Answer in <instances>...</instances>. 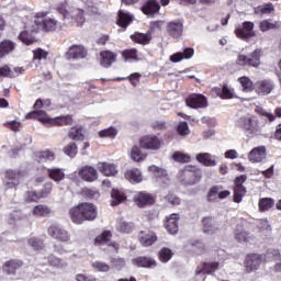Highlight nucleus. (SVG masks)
Returning <instances> with one entry per match:
<instances>
[{
	"label": "nucleus",
	"mask_w": 281,
	"mask_h": 281,
	"mask_svg": "<svg viewBox=\"0 0 281 281\" xmlns=\"http://www.w3.org/2000/svg\"><path fill=\"white\" fill-rule=\"evenodd\" d=\"M247 225H249V222L247 220H241L237 224L234 232L237 243H249L251 235L249 232L245 231V227H247Z\"/></svg>",
	"instance_id": "obj_12"
},
{
	"label": "nucleus",
	"mask_w": 281,
	"mask_h": 281,
	"mask_svg": "<svg viewBox=\"0 0 281 281\" xmlns=\"http://www.w3.org/2000/svg\"><path fill=\"white\" fill-rule=\"evenodd\" d=\"M238 127L245 133L246 137H256L262 132L260 121L254 115L241 116L238 120Z\"/></svg>",
	"instance_id": "obj_4"
},
{
	"label": "nucleus",
	"mask_w": 281,
	"mask_h": 281,
	"mask_svg": "<svg viewBox=\"0 0 281 281\" xmlns=\"http://www.w3.org/2000/svg\"><path fill=\"white\" fill-rule=\"evenodd\" d=\"M46 170L49 179L56 181L57 183H60V181L65 179V171H63L60 168H48Z\"/></svg>",
	"instance_id": "obj_42"
},
{
	"label": "nucleus",
	"mask_w": 281,
	"mask_h": 281,
	"mask_svg": "<svg viewBox=\"0 0 281 281\" xmlns=\"http://www.w3.org/2000/svg\"><path fill=\"white\" fill-rule=\"evenodd\" d=\"M64 154L67 155L68 157H76L78 155V145L76 143H69L64 147Z\"/></svg>",
	"instance_id": "obj_60"
},
{
	"label": "nucleus",
	"mask_w": 281,
	"mask_h": 281,
	"mask_svg": "<svg viewBox=\"0 0 281 281\" xmlns=\"http://www.w3.org/2000/svg\"><path fill=\"white\" fill-rule=\"evenodd\" d=\"M172 256H175V252L168 247H162L158 251V260H160L162 263L170 262V260H172Z\"/></svg>",
	"instance_id": "obj_46"
},
{
	"label": "nucleus",
	"mask_w": 281,
	"mask_h": 281,
	"mask_svg": "<svg viewBox=\"0 0 281 281\" xmlns=\"http://www.w3.org/2000/svg\"><path fill=\"white\" fill-rule=\"evenodd\" d=\"M267 158V147L259 146L255 147L249 154L248 159L251 164H260L263 159Z\"/></svg>",
	"instance_id": "obj_25"
},
{
	"label": "nucleus",
	"mask_w": 281,
	"mask_h": 281,
	"mask_svg": "<svg viewBox=\"0 0 281 281\" xmlns=\"http://www.w3.org/2000/svg\"><path fill=\"white\" fill-rule=\"evenodd\" d=\"M124 177L130 183H142V181H144V176L142 175V170H139V168L127 169Z\"/></svg>",
	"instance_id": "obj_31"
},
{
	"label": "nucleus",
	"mask_w": 281,
	"mask_h": 281,
	"mask_svg": "<svg viewBox=\"0 0 281 281\" xmlns=\"http://www.w3.org/2000/svg\"><path fill=\"white\" fill-rule=\"evenodd\" d=\"M263 55L265 50H262V48H256L249 55L239 54L236 64L239 65V67H254L255 69H258V67L262 65L260 58H262Z\"/></svg>",
	"instance_id": "obj_5"
},
{
	"label": "nucleus",
	"mask_w": 281,
	"mask_h": 281,
	"mask_svg": "<svg viewBox=\"0 0 281 281\" xmlns=\"http://www.w3.org/2000/svg\"><path fill=\"white\" fill-rule=\"evenodd\" d=\"M23 260L21 259H10L5 261L2 266V271L7 273V276H16V271L23 269Z\"/></svg>",
	"instance_id": "obj_16"
},
{
	"label": "nucleus",
	"mask_w": 281,
	"mask_h": 281,
	"mask_svg": "<svg viewBox=\"0 0 281 281\" xmlns=\"http://www.w3.org/2000/svg\"><path fill=\"white\" fill-rule=\"evenodd\" d=\"M179 214L177 213L166 217L165 228L167 229L168 234L175 236V234L179 233Z\"/></svg>",
	"instance_id": "obj_20"
},
{
	"label": "nucleus",
	"mask_w": 281,
	"mask_h": 281,
	"mask_svg": "<svg viewBox=\"0 0 281 281\" xmlns=\"http://www.w3.org/2000/svg\"><path fill=\"white\" fill-rule=\"evenodd\" d=\"M63 126H74V114H66L53 117L50 127L60 128Z\"/></svg>",
	"instance_id": "obj_26"
},
{
	"label": "nucleus",
	"mask_w": 281,
	"mask_h": 281,
	"mask_svg": "<svg viewBox=\"0 0 281 281\" xmlns=\"http://www.w3.org/2000/svg\"><path fill=\"white\" fill-rule=\"evenodd\" d=\"M256 25L254 22L245 21L241 26L235 29V36L241 41H249L250 38H256V31H254Z\"/></svg>",
	"instance_id": "obj_8"
},
{
	"label": "nucleus",
	"mask_w": 281,
	"mask_h": 281,
	"mask_svg": "<svg viewBox=\"0 0 281 281\" xmlns=\"http://www.w3.org/2000/svg\"><path fill=\"white\" fill-rule=\"evenodd\" d=\"M280 24L278 22H271V20H263L259 23L260 32H269V30H278Z\"/></svg>",
	"instance_id": "obj_53"
},
{
	"label": "nucleus",
	"mask_w": 281,
	"mask_h": 281,
	"mask_svg": "<svg viewBox=\"0 0 281 281\" xmlns=\"http://www.w3.org/2000/svg\"><path fill=\"white\" fill-rule=\"evenodd\" d=\"M137 54V48H127L121 52L122 58L125 60V63H128L131 60H139V56Z\"/></svg>",
	"instance_id": "obj_45"
},
{
	"label": "nucleus",
	"mask_w": 281,
	"mask_h": 281,
	"mask_svg": "<svg viewBox=\"0 0 281 281\" xmlns=\"http://www.w3.org/2000/svg\"><path fill=\"white\" fill-rule=\"evenodd\" d=\"M46 260L48 267H53L54 269H65V267H67V261L54 254L48 255Z\"/></svg>",
	"instance_id": "obj_35"
},
{
	"label": "nucleus",
	"mask_w": 281,
	"mask_h": 281,
	"mask_svg": "<svg viewBox=\"0 0 281 281\" xmlns=\"http://www.w3.org/2000/svg\"><path fill=\"white\" fill-rule=\"evenodd\" d=\"M99 137L101 138H109V139H115L117 137V130L115 127H108L105 130H101L99 132Z\"/></svg>",
	"instance_id": "obj_57"
},
{
	"label": "nucleus",
	"mask_w": 281,
	"mask_h": 281,
	"mask_svg": "<svg viewBox=\"0 0 281 281\" xmlns=\"http://www.w3.org/2000/svg\"><path fill=\"white\" fill-rule=\"evenodd\" d=\"M35 157L38 164H41V161H54V159H56V154L49 149H45L36 151Z\"/></svg>",
	"instance_id": "obj_41"
},
{
	"label": "nucleus",
	"mask_w": 281,
	"mask_h": 281,
	"mask_svg": "<svg viewBox=\"0 0 281 281\" xmlns=\"http://www.w3.org/2000/svg\"><path fill=\"white\" fill-rule=\"evenodd\" d=\"M53 120L54 117H50V115L47 114L45 110H37V122H41V124L50 127Z\"/></svg>",
	"instance_id": "obj_55"
},
{
	"label": "nucleus",
	"mask_w": 281,
	"mask_h": 281,
	"mask_svg": "<svg viewBox=\"0 0 281 281\" xmlns=\"http://www.w3.org/2000/svg\"><path fill=\"white\" fill-rule=\"evenodd\" d=\"M111 199V206L115 207L120 205V203H124V201H126V193L120 189H112Z\"/></svg>",
	"instance_id": "obj_36"
},
{
	"label": "nucleus",
	"mask_w": 281,
	"mask_h": 281,
	"mask_svg": "<svg viewBox=\"0 0 281 281\" xmlns=\"http://www.w3.org/2000/svg\"><path fill=\"white\" fill-rule=\"evenodd\" d=\"M98 170L101 175H104V177H115L117 173V167L109 162H99Z\"/></svg>",
	"instance_id": "obj_33"
},
{
	"label": "nucleus",
	"mask_w": 281,
	"mask_h": 281,
	"mask_svg": "<svg viewBox=\"0 0 281 281\" xmlns=\"http://www.w3.org/2000/svg\"><path fill=\"white\" fill-rule=\"evenodd\" d=\"M159 3L156 1H147L143 7H142V12L144 14H155L157 13L158 10H160Z\"/></svg>",
	"instance_id": "obj_47"
},
{
	"label": "nucleus",
	"mask_w": 281,
	"mask_h": 281,
	"mask_svg": "<svg viewBox=\"0 0 281 281\" xmlns=\"http://www.w3.org/2000/svg\"><path fill=\"white\" fill-rule=\"evenodd\" d=\"M66 21H68V25L82 27L87 21V18L85 16V10L71 9Z\"/></svg>",
	"instance_id": "obj_11"
},
{
	"label": "nucleus",
	"mask_w": 281,
	"mask_h": 281,
	"mask_svg": "<svg viewBox=\"0 0 281 281\" xmlns=\"http://www.w3.org/2000/svg\"><path fill=\"white\" fill-rule=\"evenodd\" d=\"M133 229H135V224L132 222L120 220L116 223V231L120 232V234H133Z\"/></svg>",
	"instance_id": "obj_38"
},
{
	"label": "nucleus",
	"mask_w": 281,
	"mask_h": 281,
	"mask_svg": "<svg viewBox=\"0 0 281 281\" xmlns=\"http://www.w3.org/2000/svg\"><path fill=\"white\" fill-rule=\"evenodd\" d=\"M18 40L20 43H23V45H26L27 47L36 45V43H41V38L36 36L35 30H23L20 32Z\"/></svg>",
	"instance_id": "obj_14"
},
{
	"label": "nucleus",
	"mask_w": 281,
	"mask_h": 281,
	"mask_svg": "<svg viewBox=\"0 0 281 281\" xmlns=\"http://www.w3.org/2000/svg\"><path fill=\"white\" fill-rule=\"evenodd\" d=\"M164 142L155 134H147L139 138V146L143 150H159Z\"/></svg>",
	"instance_id": "obj_7"
},
{
	"label": "nucleus",
	"mask_w": 281,
	"mask_h": 281,
	"mask_svg": "<svg viewBox=\"0 0 281 281\" xmlns=\"http://www.w3.org/2000/svg\"><path fill=\"white\" fill-rule=\"evenodd\" d=\"M147 155L142 151V147L139 146H133L131 150V159L133 161H144L146 159Z\"/></svg>",
	"instance_id": "obj_51"
},
{
	"label": "nucleus",
	"mask_w": 281,
	"mask_h": 281,
	"mask_svg": "<svg viewBox=\"0 0 281 281\" xmlns=\"http://www.w3.org/2000/svg\"><path fill=\"white\" fill-rule=\"evenodd\" d=\"M68 60H76L78 58H87V49L83 45H72L66 53Z\"/></svg>",
	"instance_id": "obj_19"
},
{
	"label": "nucleus",
	"mask_w": 281,
	"mask_h": 281,
	"mask_svg": "<svg viewBox=\"0 0 281 281\" xmlns=\"http://www.w3.org/2000/svg\"><path fill=\"white\" fill-rule=\"evenodd\" d=\"M69 139H72V142H85L86 135H85V126L82 125H75L70 127L68 132Z\"/></svg>",
	"instance_id": "obj_32"
},
{
	"label": "nucleus",
	"mask_w": 281,
	"mask_h": 281,
	"mask_svg": "<svg viewBox=\"0 0 281 281\" xmlns=\"http://www.w3.org/2000/svg\"><path fill=\"white\" fill-rule=\"evenodd\" d=\"M130 38L137 45H148L150 44V41H153V33H150V31H147L146 33L135 32Z\"/></svg>",
	"instance_id": "obj_30"
},
{
	"label": "nucleus",
	"mask_w": 281,
	"mask_h": 281,
	"mask_svg": "<svg viewBox=\"0 0 281 281\" xmlns=\"http://www.w3.org/2000/svg\"><path fill=\"white\" fill-rule=\"evenodd\" d=\"M194 56V48L192 47H186L183 52L175 53L169 57V60L171 63H181V60H190Z\"/></svg>",
	"instance_id": "obj_29"
},
{
	"label": "nucleus",
	"mask_w": 281,
	"mask_h": 281,
	"mask_svg": "<svg viewBox=\"0 0 281 281\" xmlns=\"http://www.w3.org/2000/svg\"><path fill=\"white\" fill-rule=\"evenodd\" d=\"M172 159L178 164H190L192 158L188 154H183L181 151H175L172 155Z\"/></svg>",
	"instance_id": "obj_58"
},
{
	"label": "nucleus",
	"mask_w": 281,
	"mask_h": 281,
	"mask_svg": "<svg viewBox=\"0 0 281 281\" xmlns=\"http://www.w3.org/2000/svg\"><path fill=\"white\" fill-rule=\"evenodd\" d=\"M234 196L233 201L234 203H241L243 198L247 194V187H233Z\"/></svg>",
	"instance_id": "obj_49"
},
{
	"label": "nucleus",
	"mask_w": 281,
	"mask_h": 281,
	"mask_svg": "<svg viewBox=\"0 0 281 281\" xmlns=\"http://www.w3.org/2000/svg\"><path fill=\"white\" fill-rule=\"evenodd\" d=\"M69 216L75 225L91 223L98 218V206L91 202H81L69 210Z\"/></svg>",
	"instance_id": "obj_1"
},
{
	"label": "nucleus",
	"mask_w": 281,
	"mask_h": 281,
	"mask_svg": "<svg viewBox=\"0 0 281 281\" xmlns=\"http://www.w3.org/2000/svg\"><path fill=\"white\" fill-rule=\"evenodd\" d=\"M276 205V200L272 198H261L258 202L259 212H269Z\"/></svg>",
	"instance_id": "obj_43"
},
{
	"label": "nucleus",
	"mask_w": 281,
	"mask_h": 281,
	"mask_svg": "<svg viewBox=\"0 0 281 281\" xmlns=\"http://www.w3.org/2000/svg\"><path fill=\"white\" fill-rule=\"evenodd\" d=\"M34 25L45 34L57 32L60 27V22L54 16H49V12H37L34 16Z\"/></svg>",
	"instance_id": "obj_2"
},
{
	"label": "nucleus",
	"mask_w": 281,
	"mask_h": 281,
	"mask_svg": "<svg viewBox=\"0 0 281 281\" xmlns=\"http://www.w3.org/2000/svg\"><path fill=\"white\" fill-rule=\"evenodd\" d=\"M177 133L181 137H186V135H190V126L188 125V122L182 121L177 126Z\"/></svg>",
	"instance_id": "obj_63"
},
{
	"label": "nucleus",
	"mask_w": 281,
	"mask_h": 281,
	"mask_svg": "<svg viewBox=\"0 0 281 281\" xmlns=\"http://www.w3.org/2000/svg\"><path fill=\"white\" fill-rule=\"evenodd\" d=\"M41 199H43L41 196V192L36 191V190L26 191L25 195H24V201L26 203H38V201H41Z\"/></svg>",
	"instance_id": "obj_54"
},
{
	"label": "nucleus",
	"mask_w": 281,
	"mask_h": 281,
	"mask_svg": "<svg viewBox=\"0 0 281 281\" xmlns=\"http://www.w3.org/2000/svg\"><path fill=\"white\" fill-rule=\"evenodd\" d=\"M33 216H38L40 218H45L52 214V209L45 204H37L33 207Z\"/></svg>",
	"instance_id": "obj_40"
},
{
	"label": "nucleus",
	"mask_w": 281,
	"mask_h": 281,
	"mask_svg": "<svg viewBox=\"0 0 281 281\" xmlns=\"http://www.w3.org/2000/svg\"><path fill=\"white\" fill-rule=\"evenodd\" d=\"M131 23H133V15L120 10L117 13L116 25L123 30H126Z\"/></svg>",
	"instance_id": "obj_34"
},
{
	"label": "nucleus",
	"mask_w": 281,
	"mask_h": 281,
	"mask_svg": "<svg viewBox=\"0 0 281 281\" xmlns=\"http://www.w3.org/2000/svg\"><path fill=\"white\" fill-rule=\"evenodd\" d=\"M218 267H221V263L218 261L213 262H202L200 266L195 269V276H210L216 271H218Z\"/></svg>",
	"instance_id": "obj_17"
},
{
	"label": "nucleus",
	"mask_w": 281,
	"mask_h": 281,
	"mask_svg": "<svg viewBox=\"0 0 281 281\" xmlns=\"http://www.w3.org/2000/svg\"><path fill=\"white\" fill-rule=\"evenodd\" d=\"M217 95L222 100H232V98H234V89L229 88V86H227V83H223L222 90H221V92H217Z\"/></svg>",
	"instance_id": "obj_56"
},
{
	"label": "nucleus",
	"mask_w": 281,
	"mask_h": 281,
	"mask_svg": "<svg viewBox=\"0 0 281 281\" xmlns=\"http://www.w3.org/2000/svg\"><path fill=\"white\" fill-rule=\"evenodd\" d=\"M189 109H207V97L202 93H191L186 98Z\"/></svg>",
	"instance_id": "obj_9"
},
{
	"label": "nucleus",
	"mask_w": 281,
	"mask_h": 281,
	"mask_svg": "<svg viewBox=\"0 0 281 281\" xmlns=\"http://www.w3.org/2000/svg\"><path fill=\"white\" fill-rule=\"evenodd\" d=\"M148 170H149V172H153V175H155V177L157 179H164V178L168 177V172L166 171V169H164L161 167L151 165L148 167Z\"/></svg>",
	"instance_id": "obj_59"
},
{
	"label": "nucleus",
	"mask_w": 281,
	"mask_h": 281,
	"mask_svg": "<svg viewBox=\"0 0 281 281\" xmlns=\"http://www.w3.org/2000/svg\"><path fill=\"white\" fill-rule=\"evenodd\" d=\"M261 263H262V255H258V254L247 255L245 265L248 273H251V271H256V269H258V267H260Z\"/></svg>",
	"instance_id": "obj_23"
},
{
	"label": "nucleus",
	"mask_w": 281,
	"mask_h": 281,
	"mask_svg": "<svg viewBox=\"0 0 281 281\" xmlns=\"http://www.w3.org/2000/svg\"><path fill=\"white\" fill-rule=\"evenodd\" d=\"M47 234L53 240H57V243H64L66 245L71 244V234L60 224H52L48 226Z\"/></svg>",
	"instance_id": "obj_6"
},
{
	"label": "nucleus",
	"mask_w": 281,
	"mask_h": 281,
	"mask_svg": "<svg viewBox=\"0 0 281 281\" xmlns=\"http://www.w3.org/2000/svg\"><path fill=\"white\" fill-rule=\"evenodd\" d=\"M221 190H223V186L221 184H216L210 188L206 199L210 203L214 202V201H218V194L221 192Z\"/></svg>",
	"instance_id": "obj_48"
},
{
	"label": "nucleus",
	"mask_w": 281,
	"mask_h": 281,
	"mask_svg": "<svg viewBox=\"0 0 281 281\" xmlns=\"http://www.w3.org/2000/svg\"><path fill=\"white\" fill-rule=\"evenodd\" d=\"M238 82L241 85L243 91H254V81L249 77H240L238 78Z\"/></svg>",
	"instance_id": "obj_61"
},
{
	"label": "nucleus",
	"mask_w": 281,
	"mask_h": 281,
	"mask_svg": "<svg viewBox=\"0 0 281 281\" xmlns=\"http://www.w3.org/2000/svg\"><path fill=\"white\" fill-rule=\"evenodd\" d=\"M52 190H54V182L44 183L43 188L38 191L40 196H42V199H47V196L52 194Z\"/></svg>",
	"instance_id": "obj_62"
},
{
	"label": "nucleus",
	"mask_w": 281,
	"mask_h": 281,
	"mask_svg": "<svg viewBox=\"0 0 281 281\" xmlns=\"http://www.w3.org/2000/svg\"><path fill=\"white\" fill-rule=\"evenodd\" d=\"M276 8L273 7V3L269 2L263 5H259L255 8V14H259V16H265V14H271Z\"/></svg>",
	"instance_id": "obj_50"
},
{
	"label": "nucleus",
	"mask_w": 281,
	"mask_h": 281,
	"mask_svg": "<svg viewBox=\"0 0 281 281\" xmlns=\"http://www.w3.org/2000/svg\"><path fill=\"white\" fill-rule=\"evenodd\" d=\"M202 227L204 234H216L221 227V224H218L215 217L206 216L202 220Z\"/></svg>",
	"instance_id": "obj_18"
},
{
	"label": "nucleus",
	"mask_w": 281,
	"mask_h": 281,
	"mask_svg": "<svg viewBox=\"0 0 281 281\" xmlns=\"http://www.w3.org/2000/svg\"><path fill=\"white\" fill-rule=\"evenodd\" d=\"M27 170L23 169H8L5 171V179H9L12 182L7 183V188H16L21 182V179L25 178Z\"/></svg>",
	"instance_id": "obj_10"
},
{
	"label": "nucleus",
	"mask_w": 281,
	"mask_h": 281,
	"mask_svg": "<svg viewBox=\"0 0 281 281\" xmlns=\"http://www.w3.org/2000/svg\"><path fill=\"white\" fill-rule=\"evenodd\" d=\"M14 49H16V43L10 40L0 42V58H4V56H8V54L14 52Z\"/></svg>",
	"instance_id": "obj_37"
},
{
	"label": "nucleus",
	"mask_w": 281,
	"mask_h": 281,
	"mask_svg": "<svg viewBox=\"0 0 281 281\" xmlns=\"http://www.w3.org/2000/svg\"><path fill=\"white\" fill-rule=\"evenodd\" d=\"M138 240L143 247H153L158 240L157 233L153 231H140Z\"/></svg>",
	"instance_id": "obj_15"
},
{
	"label": "nucleus",
	"mask_w": 281,
	"mask_h": 281,
	"mask_svg": "<svg viewBox=\"0 0 281 281\" xmlns=\"http://www.w3.org/2000/svg\"><path fill=\"white\" fill-rule=\"evenodd\" d=\"M49 53L43 48H36L33 50V59L34 60H47Z\"/></svg>",
	"instance_id": "obj_64"
},
{
	"label": "nucleus",
	"mask_w": 281,
	"mask_h": 281,
	"mask_svg": "<svg viewBox=\"0 0 281 281\" xmlns=\"http://www.w3.org/2000/svg\"><path fill=\"white\" fill-rule=\"evenodd\" d=\"M113 238L111 231H103L99 236L94 238V245H105Z\"/></svg>",
	"instance_id": "obj_52"
},
{
	"label": "nucleus",
	"mask_w": 281,
	"mask_h": 281,
	"mask_svg": "<svg viewBox=\"0 0 281 281\" xmlns=\"http://www.w3.org/2000/svg\"><path fill=\"white\" fill-rule=\"evenodd\" d=\"M195 159L196 161H199V164H202V166H206V167L216 166V160L213 159L212 154H207V153L198 154Z\"/></svg>",
	"instance_id": "obj_39"
},
{
	"label": "nucleus",
	"mask_w": 281,
	"mask_h": 281,
	"mask_svg": "<svg viewBox=\"0 0 281 281\" xmlns=\"http://www.w3.org/2000/svg\"><path fill=\"white\" fill-rule=\"evenodd\" d=\"M166 32L171 38H181L183 36V22L181 20L168 22Z\"/></svg>",
	"instance_id": "obj_13"
},
{
	"label": "nucleus",
	"mask_w": 281,
	"mask_h": 281,
	"mask_svg": "<svg viewBox=\"0 0 281 281\" xmlns=\"http://www.w3.org/2000/svg\"><path fill=\"white\" fill-rule=\"evenodd\" d=\"M255 91L258 95H269L273 91V81L261 80L255 83Z\"/></svg>",
	"instance_id": "obj_27"
},
{
	"label": "nucleus",
	"mask_w": 281,
	"mask_h": 281,
	"mask_svg": "<svg viewBox=\"0 0 281 281\" xmlns=\"http://www.w3.org/2000/svg\"><path fill=\"white\" fill-rule=\"evenodd\" d=\"M138 207H146L147 205H155V198L148 192L140 191L134 199Z\"/></svg>",
	"instance_id": "obj_21"
},
{
	"label": "nucleus",
	"mask_w": 281,
	"mask_h": 281,
	"mask_svg": "<svg viewBox=\"0 0 281 281\" xmlns=\"http://www.w3.org/2000/svg\"><path fill=\"white\" fill-rule=\"evenodd\" d=\"M27 246L32 247L34 251H43L45 249V240L40 237H31L27 239Z\"/></svg>",
	"instance_id": "obj_44"
},
{
	"label": "nucleus",
	"mask_w": 281,
	"mask_h": 281,
	"mask_svg": "<svg viewBox=\"0 0 281 281\" xmlns=\"http://www.w3.org/2000/svg\"><path fill=\"white\" fill-rule=\"evenodd\" d=\"M132 263L135 267L142 268V269H153L154 267H157V261L153 259V257H146V256L134 258L132 260Z\"/></svg>",
	"instance_id": "obj_24"
},
{
	"label": "nucleus",
	"mask_w": 281,
	"mask_h": 281,
	"mask_svg": "<svg viewBox=\"0 0 281 281\" xmlns=\"http://www.w3.org/2000/svg\"><path fill=\"white\" fill-rule=\"evenodd\" d=\"M100 65L101 67H104L105 69H109L113 63H117V54L111 52V50H102L100 53Z\"/></svg>",
	"instance_id": "obj_28"
},
{
	"label": "nucleus",
	"mask_w": 281,
	"mask_h": 281,
	"mask_svg": "<svg viewBox=\"0 0 281 281\" xmlns=\"http://www.w3.org/2000/svg\"><path fill=\"white\" fill-rule=\"evenodd\" d=\"M203 178V175L201 173V169L196 166H186L179 176V182L181 186H184L188 188V186H196Z\"/></svg>",
	"instance_id": "obj_3"
},
{
	"label": "nucleus",
	"mask_w": 281,
	"mask_h": 281,
	"mask_svg": "<svg viewBox=\"0 0 281 281\" xmlns=\"http://www.w3.org/2000/svg\"><path fill=\"white\" fill-rule=\"evenodd\" d=\"M79 177L88 183H93L98 181V170L91 166H85L80 169Z\"/></svg>",
	"instance_id": "obj_22"
}]
</instances>
